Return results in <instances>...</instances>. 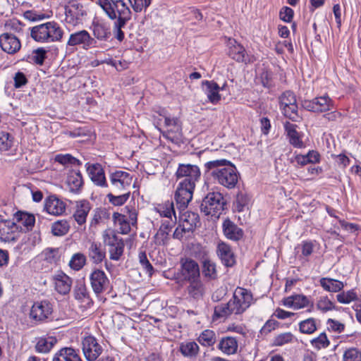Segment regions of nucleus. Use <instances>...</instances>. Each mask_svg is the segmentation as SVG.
I'll list each match as a JSON object with an SVG mask.
<instances>
[{"label": "nucleus", "instance_id": "obj_1", "mask_svg": "<svg viewBox=\"0 0 361 361\" xmlns=\"http://www.w3.org/2000/svg\"><path fill=\"white\" fill-rule=\"evenodd\" d=\"M204 166L216 183L227 189L236 186L240 174L231 161L224 159H216L207 162Z\"/></svg>", "mask_w": 361, "mask_h": 361}, {"label": "nucleus", "instance_id": "obj_2", "mask_svg": "<svg viewBox=\"0 0 361 361\" xmlns=\"http://www.w3.org/2000/svg\"><path fill=\"white\" fill-rule=\"evenodd\" d=\"M252 302V295L250 291L243 288H237L233 299L226 304H221L215 307L214 316L221 318L231 314H241L250 306Z\"/></svg>", "mask_w": 361, "mask_h": 361}, {"label": "nucleus", "instance_id": "obj_3", "mask_svg": "<svg viewBox=\"0 0 361 361\" xmlns=\"http://www.w3.org/2000/svg\"><path fill=\"white\" fill-rule=\"evenodd\" d=\"M115 226L121 234H128L131 227L136 226L137 210L131 204L126 205L121 212H114L112 216Z\"/></svg>", "mask_w": 361, "mask_h": 361}, {"label": "nucleus", "instance_id": "obj_4", "mask_svg": "<svg viewBox=\"0 0 361 361\" xmlns=\"http://www.w3.org/2000/svg\"><path fill=\"white\" fill-rule=\"evenodd\" d=\"M225 204L224 198L220 192H209L202 202L201 212L205 215L219 217L224 209Z\"/></svg>", "mask_w": 361, "mask_h": 361}, {"label": "nucleus", "instance_id": "obj_5", "mask_svg": "<svg viewBox=\"0 0 361 361\" xmlns=\"http://www.w3.org/2000/svg\"><path fill=\"white\" fill-rule=\"evenodd\" d=\"M201 172L197 165L180 164L176 172L177 180H180L178 184L195 188L197 182L200 179Z\"/></svg>", "mask_w": 361, "mask_h": 361}, {"label": "nucleus", "instance_id": "obj_6", "mask_svg": "<svg viewBox=\"0 0 361 361\" xmlns=\"http://www.w3.org/2000/svg\"><path fill=\"white\" fill-rule=\"evenodd\" d=\"M103 240L108 247L109 258L114 261L120 260L122 257L125 244L122 238H119L112 231H106L103 233Z\"/></svg>", "mask_w": 361, "mask_h": 361}, {"label": "nucleus", "instance_id": "obj_7", "mask_svg": "<svg viewBox=\"0 0 361 361\" xmlns=\"http://www.w3.org/2000/svg\"><path fill=\"white\" fill-rule=\"evenodd\" d=\"M53 305L47 300L36 301L33 303L30 318L36 322H44L51 319Z\"/></svg>", "mask_w": 361, "mask_h": 361}, {"label": "nucleus", "instance_id": "obj_8", "mask_svg": "<svg viewBox=\"0 0 361 361\" xmlns=\"http://www.w3.org/2000/svg\"><path fill=\"white\" fill-rule=\"evenodd\" d=\"M280 109L283 115L293 121H297L298 105L294 94L290 91H286L279 98Z\"/></svg>", "mask_w": 361, "mask_h": 361}, {"label": "nucleus", "instance_id": "obj_9", "mask_svg": "<svg viewBox=\"0 0 361 361\" xmlns=\"http://www.w3.org/2000/svg\"><path fill=\"white\" fill-rule=\"evenodd\" d=\"M302 107L310 111L315 113L326 112L334 109V102L326 94L317 97L312 100H305L302 102Z\"/></svg>", "mask_w": 361, "mask_h": 361}, {"label": "nucleus", "instance_id": "obj_10", "mask_svg": "<svg viewBox=\"0 0 361 361\" xmlns=\"http://www.w3.org/2000/svg\"><path fill=\"white\" fill-rule=\"evenodd\" d=\"M132 176L126 171H116L109 173V180L115 192L126 190L132 183Z\"/></svg>", "mask_w": 361, "mask_h": 361}, {"label": "nucleus", "instance_id": "obj_11", "mask_svg": "<svg viewBox=\"0 0 361 361\" xmlns=\"http://www.w3.org/2000/svg\"><path fill=\"white\" fill-rule=\"evenodd\" d=\"M82 348L87 361H96L103 351L102 345L92 336H86L82 339Z\"/></svg>", "mask_w": 361, "mask_h": 361}, {"label": "nucleus", "instance_id": "obj_12", "mask_svg": "<svg viewBox=\"0 0 361 361\" xmlns=\"http://www.w3.org/2000/svg\"><path fill=\"white\" fill-rule=\"evenodd\" d=\"M91 287L97 295L107 291L110 288V281L105 272L94 269L90 276Z\"/></svg>", "mask_w": 361, "mask_h": 361}, {"label": "nucleus", "instance_id": "obj_13", "mask_svg": "<svg viewBox=\"0 0 361 361\" xmlns=\"http://www.w3.org/2000/svg\"><path fill=\"white\" fill-rule=\"evenodd\" d=\"M285 133L288 142L294 147L302 149L306 147L303 142L304 133L298 130V126L296 124L289 121L283 123Z\"/></svg>", "mask_w": 361, "mask_h": 361}, {"label": "nucleus", "instance_id": "obj_14", "mask_svg": "<svg viewBox=\"0 0 361 361\" xmlns=\"http://www.w3.org/2000/svg\"><path fill=\"white\" fill-rule=\"evenodd\" d=\"M65 15L67 21L75 25L82 20L83 16L87 15V12L82 4L76 0H71L65 6Z\"/></svg>", "mask_w": 361, "mask_h": 361}, {"label": "nucleus", "instance_id": "obj_15", "mask_svg": "<svg viewBox=\"0 0 361 361\" xmlns=\"http://www.w3.org/2000/svg\"><path fill=\"white\" fill-rule=\"evenodd\" d=\"M20 231L18 225L11 220L0 221V240L4 242H11L17 240Z\"/></svg>", "mask_w": 361, "mask_h": 361}, {"label": "nucleus", "instance_id": "obj_16", "mask_svg": "<svg viewBox=\"0 0 361 361\" xmlns=\"http://www.w3.org/2000/svg\"><path fill=\"white\" fill-rule=\"evenodd\" d=\"M180 274L187 281L200 278L198 264L191 259H182L180 260Z\"/></svg>", "mask_w": 361, "mask_h": 361}, {"label": "nucleus", "instance_id": "obj_17", "mask_svg": "<svg viewBox=\"0 0 361 361\" xmlns=\"http://www.w3.org/2000/svg\"><path fill=\"white\" fill-rule=\"evenodd\" d=\"M85 168L89 177L94 185L102 188L108 187L104 171L101 164L98 163H87L85 164Z\"/></svg>", "mask_w": 361, "mask_h": 361}, {"label": "nucleus", "instance_id": "obj_18", "mask_svg": "<svg viewBox=\"0 0 361 361\" xmlns=\"http://www.w3.org/2000/svg\"><path fill=\"white\" fill-rule=\"evenodd\" d=\"M55 290L63 295L68 294L71 290L73 279L64 272L59 271L53 276Z\"/></svg>", "mask_w": 361, "mask_h": 361}, {"label": "nucleus", "instance_id": "obj_19", "mask_svg": "<svg viewBox=\"0 0 361 361\" xmlns=\"http://www.w3.org/2000/svg\"><path fill=\"white\" fill-rule=\"evenodd\" d=\"M195 188L188 187V185H182L178 184L174 195V199L176 204L180 209L187 207L188 203L192 198Z\"/></svg>", "mask_w": 361, "mask_h": 361}, {"label": "nucleus", "instance_id": "obj_20", "mask_svg": "<svg viewBox=\"0 0 361 361\" xmlns=\"http://www.w3.org/2000/svg\"><path fill=\"white\" fill-rule=\"evenodd\" d=\"M66 207V203L55 195L49 196L44 201V210L53 216L62 215Z\"/></svg>", "mask_w": 361, "mask_h": 361}, {"label": "nucleus", "instance_id": "obj_21", "mask_svg": "<svg viewBox=\"0 0 361 361\" xmlns=\"http://www.w3.org/2000/svg\"><path fill=\"white\" fill-rule=\"evenodd\" d=\"M202 84L208 101L213 104H216L221 100L219 92L224 89V87H220L216 82L212 80H204Z\"/></svg>", "mask_w": 361, "mask_h": 361}, {"label": "nucleus", "instance_id": "obj_22", "mask_svg": "<svg viewBox=\"0 0 361 361\" xmlns=\"http://www.w3.org/2000/svg\"><path fill=\"white\" fill-rule=\"evenodd\" d=\"M91 206L88 201L80 200L76 202L73 217L78 225L82 226L85 224Z\"/></svg>", "mask_w": 361, "mask_h": 361}, {"label": "nucleus", "instance_id": "obj_23", "mask_svg": "<svg viewBox=\"0 0 361 361\" xmlns=\"http://www.w3.org/2000/svg\"><path fill=\"white\" fill-rule=\"evenodd\" d=\"M74 298L85 308H89L92 306L93 302L90 298L87 288L85 283H80L75 286L74 288Z\"/></svg>", "mask_w": 361, "mask_h": 361}, {"label": "nucleus", "instance_id": "obj_24", "mask_svg": "<svg viewBox=\"0 0 361 361\" xmlns=\"http://www.w3.org/2000/svg\"><path fill=\"white\" fill-rule=\"evenodd\" d=\"M217 254L222 263L226 267H232L235 262V257L229 245L219 243L217 246Z\"/></svg>", "mask_w": 361, "mask_h": 361}, {"label": "nucleus", "instance_id": "obj_25", "mask_svg": "<svg viewBox=\"0 0 361 361\" xmlns=\"http://www.w3.org/2000/svg\"><path fill=\"white\" fill-rule=\"evenodd\" d=\"M238 347V344L236 338L232 336L221 338L216 346L217 349L228 355L236 353Z\"/></svg>", "mask_w": 361, "mask_h": 361}, {"label": "nucleus", "instance_id": "obj_26", "mask_svg": "<svg viewBox=\"0 0 361 361\" xmlns=\"http://www.w3.org/2000/svg\"><path fill=\"white\" fill-rule=\"evenodd\" d=\"M92 27L93 35L97 39L108 42L112 39L110 26L106 23L93 20Z\"/></svg>", "mask_w": 361, "mask_h": 361}, {"label": "nucleus", "instance_id": "obj_27", "mask_svg": "<svg viewBox=\"0 0 361 361\" xmlns=\"http://www.w3.org/2000/svg\"><path fill=\"white\" fill-rule=\"evenodd\" d=\"M52 361H82L78 350L73 348H63L54 356Z\"/></svg>", "mask_w": 361, "mask_h": 361}, {"label": "nucleus", "instance_id": "obj_28", "mask_svg": "<svg viewBox=\"0 0 361 361\" xmlns=\"http://www.w3.org/2000/svg\"><path fill=\"white\" fill-rule=\"evenodd\" d=\"M283 304L288 308L300 310L307 307L310 304V300L303 295H295L285 298L283 300Z\"/></svg>", "mask_w": 361, "mask_h": 361}, {"label": "nucleus", "instance_id": "obj_29", "mask_svg": "<svg viewBox=\"0 0 361 361\" xmlns=\"http://www.w3.org/2000/svg\"><path fill=\"white\" fill-rule=\"evenodd\" d=\"M93 41L94 39L90 37L89 32L85 30H82L72 33L66 45H90Z\"/></svg>", "mask_w": 361, "mask_h": 361}, {"label": "nucleus", "instance_id": "obj_30", "mask_svg": "<svg viewBox=\"0 0 361 361\" xmlns=\"http://www.w3.org/2000/svg\"><path fill=\"white\" fill-rule=\"evenodd\" d=\"M223 230L226 237L232 240H238L243 235V230L228 219L224 221Z\"/></svg>", "mask_w": 361, "mask_h": 361}, {"label": "nucleus", "instance_id": "obj_31", "mask_svg": "<svg viewBox=\"0 0 361 361\" xmlns=\"http://www.w3.org/2000/svg\"><path fill=\"white\" fill-rule=\"evenodd\" d=\"M88 256L94 264L101 263L106 257V251L101 243L91 242L88 247Z\"/></svg>", "mask_w": 361, "mask_h": 361}, {"label": "nucleus", "instance_id": "obj_32", "mask_svg": "<svg viewBox=\"0 0 361 361\" xmlns=\"http://www.w3.org/2000/svg\"><path fill=\"white\" fill-rule=\"evenodd\" d=\"M117 18L116 25L118 27H124L131 18V11L124 0H122L118 8H116Z\"/></svg>", "mask_w": 361, "mask_h": 361}, {"label": "nucleus", "instance_id": "obj_33", "mask_svg": "<svg viewBox=\"0 0 361 361\" xmlns=\"http://www.w3.org/2000/svg\"><path fill=\"white\" fill-rule=\"evenodd\" d=\"M228 54L233 59L238 62L247 63L255 60V56L248 54L244 47H230Z\"/></svg>", "mask_w": 361, "mask_h": 361}, {"label": "nucleus", "instance_id": "obj_34", "mask_svg": "<svg viewBox=\"0 0 361 361\" xmlns=\"http://www.w3.org/2000/svg\"><path fill=\"white\" fill-rule=\"evenodd\" d=\"M121 1L122 0H98L97 4L111 20H116L117 18L116 8H118Z\"/></svg>", "mask_w": 361, "mask_h": 361}, {"label": "nucleus", "instance_id": "obj_35", "mask_svg": "<svg viewBox=\"0 0 361 361\" xmlns=\"http://www.w3.org/2000/svg\"><path fill=\"white\" fill-rule=\"evenodd\" d=\"M15 219L20 232L22 231V226L26 230H30L34 226L35 223V216L27 212H19L16 213Z\"/></svg>", "mask_w": 361, "mask_h": 361}, {"label": "nucleus", "instance_id": "obj_36", "mask_svg": "<svg viewBox=\"0 0 361 361\" xmlns=\"http://www.w3.org/2000/svg\"><path fill=\"white\" fill-rule=\"evenodd\" d=\"M41 234L39 231H34L26 234L22 240V247L24 251H30L40 244Z\"/></svg>", "mask_w": 361, "mask_h": 361}, {"label": "nucleus", "instance_id": "obj_37", "mask_svg": "<svg viewBox=\"0 0 361 361\" xmlns=\"http://www.w3.org/2000/svg\"><path fill=\"white\" fill-rule=\"evenodd\" d=\"M50 23H45L31 29L32 38L40 43H47V26L50 25Z\"/></svg>", "mask_w": 361, "mask_h": 361}, {"label": "nucleus", "instance_id": "obj_38", "mask_svg": "<svg viewBox=\"0 0 361 361\" xmlns=\"http://www.w3.org/2000/svg\"><path fill=\"white\" fill-rule=\"evenodd\" d=\"M319 320L310 317L298 323V329L301 334L310 335L317 330Z\"/></svg>", "mask_w": 361, "mask_h": 361}, {"label": "nucleus", "instance_id": "obj_39", "mask_svg": "<svg viewBox=\"0 0 361 361\" xmlns=\"http://www.w3.org/2000/svg\"><path fill=\"white\" fill-rule=\"evenodd\" d=\"M320 286L328 292L337 293L344 288L342 281L331 278H322L319 280Z\"/></svg>", "mask_w": 361, "mask_h": 361}, {"label": "nucleus", "instance_id": "obj_40", "mask_svg": "<svg viewBox=\"0 0 361 361\" xmlns=\"http://www.w3.org/2000/svg\"><path fill=\"white\" fill-rule=\"evenodd\" d=\"M162 135L171 142L178 143L182 137V130L180 123H177L171 127H168L167 130L162 132Z\"/></svg>", "mask_w": 361, "mask_h": 361}, {"label": "nucleus", "instance_id": "obj_41", "mask_svg": "<svg viewBox=\"0 0 361 361\" xmlns=\"http://www.w3.org/2000/svg\"><path fill=\"white\" fill-rule=\"evenodd\" d=\"M49 23L51 25L47 26V43L60 41L63 34V30L57 23Z\"/></svg>", "mask_w": 361, "mask_h": 361}, {"label": "nucleus", "instance_id": "obj_42", "mask_svg": "<svg viewBox=\"0 0 361 361\" xmlns=\"http://www.w3.org/2000/svg\"><path fill=\"white\" fill-rule=\"evenodd\" d=\"M67 183L73 192L78 191L82 185V178L79 171H71L67 177Z\"/></svg>", "mask_w": 361, "mask_h": 361}, {"label": "nucleus", "instance_id": "obj_43", "mask_svg": "<svg viewBox=\"0 0 361 361\" xmlns=\"http://www.w3.org/2000/svg\"><path fill=\"white\" fill-rule=\"evenodd\" d=\"M70 227V224L67 220H58L52 224L51 233L55 236H63L68 233Z\"/></svg>", "mask_w": 361, "mask_h": 361}, {"label": "nucleus", "instance_id": "obj_44", "mask_svg": "<svg viewBox=\"0 0 361 361\" xmlns=\"http://www.w3.org/2000/svg\"><path fill=\"white\" fill-rule=\"evenodd\" d=\"M197 341L204 347H211L216 343V333L210 329L204 330L200 334Z\"/></svg>", "mask_w": 361, "mask_h": 361}, {"label": "nucleus", "instance_id": "obj_45", "mask_svg": "<svg viewBox=\"0 0 361 361\" xmlns=\"http://www.w3.org/2000/svg\"><path fill=\"white\" fill-rule=\"evenodd\" d=\"M199 350L198 345L194 341L182 343L180 345V351L185 357H195Z\"/></svg>", "mask_w": 361, "mask_h": 361}, {"label": "nucleus", "instance_id": "obj_46", "mask_svg": "<svg viewBox=\"0 0 361 361\" xmlns=\"http://www.w3.org/2000/svg\"><path fill=\"white\" fill-rule=\"evenodd\" d=\"M55 343L56 339L53 337L41 338L36 344V350L39 353H47L51 350Z\"/></svg>", "mask_w": 361, "mask_h": 361}, {"label": "nucleus", "instance_id": "obj_47", "mask_svg": "<svg viewBox=\"0 0 361 361\" xmlns=\"http://www.w3.org/2000/svg\"><path fill=\"white\" fill-rule=\"evenodd\" d=\"M54 161L67 167L69 166H79L81 164V161L80 160L75 158L70 154H56L54 157Z\"/></svg>", "mask_w": 361, "mask_h": 361}, {"label": "nucleus", "instance_id": "obj_48", "mask_svg": "<svg viewBox=\"0 0 361 361\" xmlns=\"http://www.w3.org/2000/svg\"><path fill=\"white\" fill-rule=\"evenodd\" d=\"M188 282L190 283L188 287L189 295L194 298H198L202 296L203 293V286L200 278L188 281Z\"/></svg>", "mask_w": 361, "mask_h": 361}, {"label": "nucleus", "instance_id": "obj_49", "mask_svg": "<svg viewBox=\"0 0 361 361\" xmlns=\"http://www.w3.org/2000/svg\"><path fill=\"white\" fill-rule=\"evenodd\" d=\"M47 56V50L39 47L34 50L31 55L27 56V61L33 62L37 65H42Z\"/></svg>", "mask_w": 361, "mask_h": 361}, {"label": "nucleus", "instance_id": "obj_50", "mask_svg": "<svg viewBox=\"0 0 361 361\" xmlns=\"http://www.w3.org/2000/svg\"><path fill=\"white\" fill-rule=\"evenodd\" d=\"M250 202L249 195L244 192H239L236 195L234 205L238 212H242L245 207H247Z\"/></svg>", "mask_w": 361, "mask_h": 361}, {"label": "nucleus", "instance_id": "obj_51", "mask_svg": "<svg viewBox=\"0 0 361 361\" xmlns=\"http://www.w3.org/2000/svg\"><path fill=\"white\" fill-rule=\"evenodd\" d=\"M176 219L167 218L161 221V225L157 232V235H161L164 239L168 235L172 228L174 226Z\"/></svg>", "mask_w": 361, "mask_h": 361}, {"label": "nucleus", "instance_id": "obj_52", "mask_svg": "<svg viewBox=\"0 0 361 361\" xmlns=\"http://www.w3.org/2000/svg\"><path fill=\"white\" fill-rule=\"evenodd\" d=\"M157 210L161 216L167 218H173L176 219L175 215V211L173 208V203L172 202H166L164 204L159 205L157 208Z\"/></svg>", "mask_w": 361, "mask_h": 361}, {"label": "nucleus", "instance_id": "obj_53", "mask_svg": "<svg viewBox=\"0 0 361 361\" xmlns=\"http://www.w3.org/2000/svg\"><path fill=\"white\" fill-rule=\"evenodd\" d=\"M312 346L317 350L326 348L330 345V341L327 338L326 333H321L317 337L310 341Z\"/></svg>", "mask_w": 361, "mask_h": 361}, {"label": "nucleus", "instance_id": "obj_54", "mask_svg": "<svg viewBox=\"0 0 361 361\" xmlns=\"http://www.w3.org/2000/svg\"><path fill=\"white\" fill-rule=\"evenodd\" d=\"M256 73L260 78L264 87H269L271 85L272 73L267 68H262L260 66H258L256 69Z\"/></svg>", "mask_w": 361, "mask_h": 361}, {"label": "nucleus", "instance_id": "obj_55", "mask_svg": "<svg viewBox=\"0 0 361 361\" xmlns=\"http://www.w3.org/2000/svg\"><path fill=\"white\" fill-rule=\"evenodd\" d=\"M317 309L323 313L334 310V302L327 296H321L317 302Z\"/></svg>", "mask_w": 361, "mask_h": 361}, {"label": "nucleus", "instance_id": "obj_56", "mask_svg": "<svg viewBox=\"0 0 361 361\" xmlns=\"http://www.w3.org/2000/svg\"><path fill=\"white\" fill-rule=\"evenodd\" d=\"M86 262V257L82 253H75L74 254L70 262H69V266L71 269L78 271L81 269Z\"/></svg>", "mask_w": 361, "mask_h": 361}, {"label": "nucleus", "instance_id": "obj_57", "mask_svg": "<svg viewBox=\"0 0 361 361\" xmlns=\"http://www.w3.org/2000/svg\"><path fill=\"white\" fill-rule=\"evenodd\" d=\"M13 137L7 132H0V150L8 151L13 146Z\"/></svg>", "mask_w": 361, "mask_h": 361}, {"label": "nucleus", "instance_id": "obj_58", "mask_svg": "<svg viewBox=\"0 0 361 361\" xmlns=\"http://www.w3.org/2000/svg\"><path fill=\"white\" fill-rule=\"evenodd\" d=\"M343 361H361V351L356 348H349L344 350Z\"/></svg>", "mask_w": 361, "mask_h": 361}, {"label": "nucleus", "instance_id": "obj_59", "mask_svg": "<svg viewBox=\"0 0 361 361\" xmlns=\"http://www.w3.org/2000/svg\"><path fill=\"white\" fill-rule=\"evenodd\" d=\"M295 339L294 335L290 332H286L277 335L273 341L276 346H282L285 344L293 343Z\"/></svg>", "mask_w": 361, "mask_h": 361}, {"label": "nucleus", "instance_id": "obj_60", "mask_svg": "<svg viewBox=\"0 0 361 361\" xmlns=\"http://www.w3.org/2000/svg\"><path fill=\"white\" fill-rule=\"evenodd\" d=\"M109 202L114 206H121L124 204L130 197V192L119 195H114L112 193L107 195Z\"/></svg>", "mask_w": 361, "mask_h": 361}, {"label": "nucleus", "instance_id": "obj_61", "mask_svg": "<svg viewBox=\"0 0 361 361\" xmlns=\"http://www.w3.org/2000/svg\"><path fill=\"white\" fill-rule=\"evenodd\" d=\"M8 44V45H21L20 40L15 35L4 32L0 35V45Z\"/></svg>", "mask_w": 361, "mask_h": 361}, {"label": "nucleus", "instance_id": "obj_62", "mask_svg": "<svg viewBox=\"0 0 361 361\" xmlns=\"http://www.w3.org/2000/svg\"><path fill=\"white\" fill-rule=\"evenodd\" d=\"M336 298L340 303L349 304L357 299V294L354 290H348L338 294Z\"/></svg>", "mask_w": 361, "mask_h": 361}, {"label": "nucleus", "instance_id": "obj_63", "mask_svg": "<svg viewBox=\"0 0 361 361\" xmlns=\"http://www.w3.org/2000/svg\"><path fill=\"white\" fill-rule=\"evenodd\" d=\"M327 329L334 333H342L345 330V324L334 319H328L326 321Z\"/></svg>", "mask_w": 361, "mask_h": 361}, {"label": "nucleus", "instance_id": "obj_64", "mask_svg": "<svg viewBox=\"0 0 361 361\" xmlns=\"http://www.w3.org/2000/svg\"><path fill=\"white\" fill-rule=\"evenodd\" d=\"M202 272L204 275L207 277H209L211 279L214 278L216 276L215 264L209 259H204L203 262Z\"/></svg>", "mask_w": 361, "mask_h": 361}]
</instances>
